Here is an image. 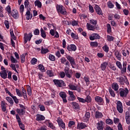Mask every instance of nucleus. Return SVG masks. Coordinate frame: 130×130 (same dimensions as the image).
I'll use <instances>...</instances> for the list:
<instances>
[{
  "mask_svg": "<svg viewBox=\"0 0 130 130\" xmlns=\"http://www.w3.org/2000/svg\"><path fill=\"white\" fill-rule=\"evenodd\" d=\"M57 122L60 127H61L62 128H66V124H64V122H63V121H62V119L60 118V117L57 118Z\"/></svg>",
  "mask_w": 130,
  "mask_h": 130,
  "instance_id": "nucleus-10",
  "label": "nucleus"
},
{
  "mask_svg": "<svg viewBox=\"0 0 130 130\" xmlns=\"http://www.w3.org/2000/svg\"><path fill=\"white\" fill-rule=\"evenodd\" d=\"M117 80L120 84V85H124V83L127 85H129L128 80H127V78L125 76H124V78L122 77L117 78Z\"/></svg>",
  "mask_w": 130,
  "mask_h": 130,
  "instance_id": "nucleus-1",
  "label": "nucleus"
},
{
  "mask_svg": "<svg viewBox=\"0 0 130 130\" xmlns=\"http://www.w3.org/2000/svg\"><path fill=\"white\" fill-rule=\"evenodd\" d=\"M24 10H25V8L24 7V5H21L19 7V11H20L21 15H23V13L24 12Z\"/></svg>",
  "mask_w": 130,
  "mask_h": 130,
  "instance_id": "nucleus-53",
  "label": "nucleus"
},
{
  "mask_svg": "<svg viewBox=\"0 0 130 130\" xmlns=\"http://www.w3.org/2000/svg\"><path fill=\"white\" fill-rule=\"evenodd\" d=\"M45 120V117L41 114H37L36 115V120L37 121H42Z\"/></svg>",
  "mask_w": 130,
  "mask_h": 130,
  "instance_id": "nucleus-16",
  "label": "nucleus"
},
{
  "mask_svg": "<svg viewBox=\"0 0 130 130\" xmlns=\"http://www.w3.org/2000/svg\"><path fill=\"white\" fill-rule=\"evenodd\" d=\"M120 70H121V74H124L126 73V63H123V68Z\"/></svg>",
  "mask_w": 130,
  "mask_h": 130,
  "instance_id": "nucleus-32",
  "label": "nucleus"
},
{
  "mask_svg": "<svg viewBox=\"0 0 130 130\" xmlns=\"http://www.w3.org/2000/svg\"><path fill=\"white\" fill-rule=\"evenodd\" d=\"M49 52V50L47 48H43L41 49V54H46V53H48Z\"/></svg>",
  "mask_w": 130,
  "mask_h": 130,
  "instance_id": "nucleus-35",
  "label": "nucleus"
},
{
  "mask_svg": "<svg viewBox=\"0 0 130 130\" xmlns=\"http://www.w3.org/2000/svg\"><path fill=\"white\" fill-rule=\"evenodd\" d=\"M32 36L33 35H32V33H29L28 34L27 33L24 34V43L26 44L27 43V42H28V41H30Z\"/></svg>",
  "mask_w": 130,
  "mask_h": 130,
  "instance_id": "nucleus-8",
  "label": "nucleus"
},
{
  "mask_svg": "<svg viewBox=\"0 0 130 130\" xmlns=\"http://www.w3.org/2000/svg\"><path fill=\"white\" fill-rule=\"evenodd\" d=\"M107 39L109 41V42H111V41H113L114 40V37L108 35L107 36Z\"/></svg>",
  "mask_w": 130,
  "mask_h": 130,
  "instance_id": "nucleus-45",
  "label": "nucleus"
},
{
  "mask_svg": "<svg viewBox=\"0 0 130 130\" xmlns=\"http://www.w3.org/2000/svg\"><path fill=\"white\" fill-rule=\"evenodd\" d=\"M39 108H40V110L41 111H45V107L42 105H39L38 106Z\"/></svg>",
  "mask_w": 130,
  "mask_h": 130,
  "instance_id": "nucleus-62",
  "label": "nucleus"
},
{
  "mask_svg": "<svg viewBox=\"0 0 130 130\" xmlns=\"http://www.w3.org/2000/svg\"><path fill=\"white\" fill-rule=\"evenodd\" d=\"M94 10L97 13L98 15H103L102 11L101 10V8L99 7V6L95 5L94 6Z\"/></svg>",
  "mask_w": 130,
  "mask_h": 130,
  "instance_id": "nucleus-15",
  "label": "nucleus"
},
{
  "mask_svg": "<svg viewBox=\"0 0 130 130\" xmlns=\"http://www.w3.org/2000/svg\"><path fill=\"white\" fill-rule=\"evenodd\" d=\"M106 123L110 125L113 124V121L111 120V119H107L106 120Z\"/></svg>",
  "mask_w": 130,
  "mask_h": 130,
  "instance_id": "nucleus-54",
  "label": "nucleus"
},
{
  "mask_svg": "<svg viewBox=\"0 0 130 130\" xmlns=\"http://www.w3.org/2000/svg\"><path fill=\"white\" fill-rule=\"evenodd\" d=\"M90 45H91V46H93V47H97V46H98V42H91Z\"/></svg>",
  "mask_w": 130,
  "mask_h": 130,
  "instance_id": "nucleus-57",
  "label": "nucleus"
},
{
  "mask_svg": "<svg viewBox=\"0 0 130 130\" xmlns=\"http://www.w3.org/2000/svg\"><path fill=\"white\" fill-rule=\"evenodd\" d=\"M103 49L105 52H106V53H108V51H109V47L106 44H105L103 47Z\"/></svg>",
  "mask_w": 130,
  "mask_h": 130,
  "instance_id": "nucleus-44",
  "label": "nucleus"
},
{
  "mask_svg": "<svg viewBox=\"0 0 130 130\" xmlns=\"http://www.w3.org/2000/svg\"><path fill=\"white\" fill-rule=\"evenodd\" d=\"M89 23H90V24H92V25L96 26V24H97V20L94 19H90L89 20Z\"/></svg>",
  "mask_w": 130,
  "mask_h": 130,
  "instance_id": "nucleus-59",
  "label": "nucleus"
},
{
  "mask_svg": "<svg viewBox=\"0 0 130 130\" xmlns=\"http://www.w3.org/2000/svg\"><path fill=\"white\" fill-rule=\"evenodd\" d=\"M76 124V122L73 121H70L68 124V127H70V128H72V127H74L75 126V125Z\"/></svg>",
  "mask_w": 130,
  "mask_h": 130,
  "instance_id": "nucleus-34",
  "label": "nucleus"
},
{
  "mask_svg": "<svg viewBox=\"0 0 130 130\" xmlns=\"http://www.w3.org/2000/svg\"><path fill=\"white\" fill-rule=\"evenodd\" d=\"M38 69L40 71L42 72V73L45 72V68H44V66L42 64H39L38 66Z\"/></svg>",
  "mask_w": 130,
  "mask_h": 130,
  "instance_id": "nucleus-38",
  "label": "nucleus"
},
{
  "mask_svg": "<svg viewBox=\"0 0 130 130\" xmlns=\"http://www.w3.org/2000/svg\"><path fill=\"white\" fill-rule=\"evenodd\" d=\"M49 59H50V60H51V61H54V60H55V56L52 54H49Z\"/></svg>",
  "mask_w": 130,
  "mask_h": 130,
  "instance_id": "nucleus-49",
  "label": "nucleus"
},
{
  "mask_svg": "<svg viewBox=\"0 0 130 130\" xmlns=\"http://www.w3.org/2000/svg\"><path fill=\"white\" fill-rule=\"evenodd\" d=\"M30 12H31V9H29L26 10V12L25 14L26 18L27 20H30V19H32V17H33V14L31 13Z\"/></svg>",
  "mask_w": 130,
  "mask_h": 130,
  "instance_id": "nucleus-12",
  "label": "nucleus"
},
{
  "mask_svg": "<svg viewBox=\"0 0 130 130\" xmlns=\"http://www.w3.org/2000/svg\"><path fill=\"white\" fill-rule=\"evenodd\" d=\"M125 120L127 124H130V115L128 111H126L125 113Z\"/></svg>",
  "mask_w": 130,
  "mask_h": 130,
  "instance_id": "nucleus-20",
  "label": "nucleus"
},
{
  "mask_svg": "<svg viewBox=\"0 0 130 130\" xmlns=\"http://www.w3.org/2000/svg\"><path fill=\"white\" fill-rule=\"evenodd\" d=\"M0 75L1 77L3 79H7L8 78V74H7V71H3L0 72Z\"/></svg>",
  "mask_w": 130,
  "mask_h": 130,
  "instance_id": "nucleus-23",
  "label": "nucleus"
},
{
  "mask_svg": "<svg viewBox=\"0 0 130 130\" xmlns=\"http://www.w3.org/2000/svg\"><path fill=\"white\" fill-rule=\"evenodd\" d=\"M109 93L112 97H115V93L114 92V91H113V90H112L111 88L109 89Z\"/></svg>",
  "mask_w": 130,
  "mask_h": 130,
  "instance_id": "nucleus-58",
  "label": "nucleus"
},
{
  "mask_svg": "<svg viewBox=\"0 0 130 130\" xmlns=\"http://www.w3.org/2000/svg\"><path fill=\"white\" fill-rule=\"evenodd\" d=\"M66 57L70 63V64H71L72 67L73 69H75V66H76V61H75V58H74V57L70 55H66Z\"/></svg>",
  "mask_w": 130,
  "mask_h": 130,
  "instance_id": "nucleus-3",
  "label": "nucleus"
},
{
  "mask_svg": "<svg viewBox=\"0 0 130 130\" xmlns=\"http://www.w3.org/2000/svg\"><path fill=\"white\" fill-rule=\"evenodd\" d=\"M129 91L128 90V89L127 88H120L119 89V94L120 96L121 97H122V98H125L126 96H127V94H128V92Z\"/></svg>",
  "mask_w": 130,
  "mask_h": 130,
  "instance_id": "nucleus-2",
  "label": "nucleus"
},
{
  "mask_svg": "<svg viewBox=\"0 0 130 130\" xmlns=\"http://www.w3.org/2000/svg\"><path fill=\"white\" fill-rule=\"evenodd\" d=\"M26 56L25 54H23L20 56V59L21 60L22 63H23V62H25V57Z\"/></svg>",
  "mask_w": 130,
  "mask_h": 130,
  "instance_id": "nucleus-52",
  "label": "nucleus"
},
{
  "mask_svg": "<svg viewBox=\"0 0 130 130\" xmlns=\"http://www.w3.org/2000/svg\"><path fill=\"white\" fill-rule=\"evenodd\" d=\"M47 75L49 76V77H53L54 76V73L52 72V70H47Z\"/></svg>",
  "mask_w": 130,
  "mask_h": 130,
  "instance_id": "nucleus-40",
  "label": "nucleus"
},
{
  "mask_svg": "<svg viewBox=\"0 0 130 130\" xmlns=\"http://www.w3.org/2000/svg\"><path fill=\"white\" fill-rule=\"evenodd\" d=\"M94 116L96 118H101L103 116V114L99 111H96L95 113Z\"/></svg>",
  "mask_w": 130,
  "mask_h": 130,
  "instance_id": "nucleus-31",
  "label": "nucleus"
},
{
  "mask_svg": "<svg viewBox=\"0 0 130 130\" xmlns=\"http://www.w3.org/2000/svg\"><path fill=\"white\" fill-rule=\"evenodd\" d=\"M67 50L69 51H75V50H77V46L74 44H71L67 46Z\"/></svg>",
  "mask_w": 130,
  "mask_h": 130,
  "instance_id": "nucleus-14",
  "label": "nucleus"
},
{
  "mask_svg": "<svg viewBox=\"0 0 130 130\" xmlns=\"http://www.w3.org/2000/svg\"><path fill=\"white\" fill-rule=\"evenodd\" d=\"M85 103H90L92 101V98L91 96L88 95L85 99Z\"/></svg>",
  "mask_w": 130,
  "mask_h": 130,
  "instance_id": "nucleus-42",
  "label": "nucleus"
},
{
  "mask_svg": "<svg viewBox=\"0 0 130 130\" xmlns=\"http://www.w3.org/2000/svg\"><path fill=\"white\" fill-rule=\"evenodd\" d=\"M10 60L11 62H13V63H18V61L14 56H11L10 57Z\"/></svg>",
  "mask_w": 130,
  "mask_h": 130,
  "instance_id": "nucleus-46",
  "label": "nucleus"
},
{
  "mask_svg": "<svg viewBox=\"0 0 130 130\" xmlns=\"http://www.w3.org/2000/svg\"><path fill=\"white\" fill-rule=\"evenodd\" d=\"M22 95L23 96L25 100H28V97L27 96V92H26V90L22 87Z\"/></svg>",
  "mask_w": 130,
  "mask_h": 130,
  "instance_id": "nucleus-26",
  "label": "nucleus"
},
{
  "mask_svg": "<svg viewBox=\"0 0 130 130\" xmlns=\"http://www.w3.org/2000/svg\"><path fill=\"white\" fill-rule=\"evenodd\" d=\"M1 108L3 112H6L7 111V106L6 105V103H5V101H1Z\"/></svg>",
  "mask_w": 130,
  "mask_h": 130,
  "instance_id": "nucleus-22",
  "label": "nucleus"
},
{
  "mask_svg": "<svg viewBox=\"0 0 130 130\" xmlns=\"http://www.w3.org/2000/svg\"><path fill=\"white\" fill-rule=\"evenodd\" d=\"M72 106L73 108H75L76 109H78V108H79V104L76 102H73Z\"/></svg>",
  "mask_w": 130,
  "mask_h": 130,
  "instance_id": "nucleus-56",
  "label": "nucleus"
},
{
  "mask_svg": "<svg viewBox=\"0 0 130 130\" xmlns=\"http://www.w3.org/2000/svg\"><path fill=\"white\" fill-rule=\"evenodd\" d=\"M77 99L79 101V102H81V103H86V101L85 100V99L82 98L78 96Z\"/></svg>",
  "mask_w": 130,
  "mask_h": 130,
  "instance_id": "nucleus-61",
  "label": "nucleus"
},
{
  "mask_svg": "<svg viewBox=\"0 0 130 130\" xmlns=\"http://www.w3.org/2000/svg\"><path fill=\"white\" fill-rule=\"evenodd\" d=\"M27 92L29 96H31L32 95V90H31V87L30 86H28L27 87Z\"/></svg>",
  "mask_w": 130,
  "mask_h": 130,
  "instance_id": "nucleus-51",
  "label": "nucleus"
},
{
  "mask_svg": "<svg viewBox=\"0 0 130 130\" xmlns=\"http://www.w3.org/2000/svg\"><path fill=\"white\" fill-rule=\"evenodd\" d=\"M41 35L43 38H46V34L42 28H41Z\"/></svg>",
  "mask_w": 130,
  "mask_h": 130,
  "instance_id": "nucleus-39",
  "label": "nucleus"
},
{
  "mask_svg": "<svg viewBox=\"0 0 130 130\" xmlns=\"http://www.w3.org/2000/svg\"><path fill=\"white\" fill-rule=\"evenodd\" d=\"M89 118H90V113L86 112L85 114V116L83 118V121L84 122H87L88 120H89Z\"/></svg>",
  "mask_w": 130,
  "mask_h": 130,
  "instance_id": "nucleus-27",
  "label": "nucleus"
},
{
  "mask_svg": "<svg viewBox=\"0 0 130 130\" xmlns=\"http://www.w3.org/2000/svg\"><path fill=\"white\" fill-rule=\"evenodd\" d=\"M95 101L97 102L99 105H103L104 101L103 99L101 96H97L95 97Z\"/></svg>",
  "mask_w": 130,
  "mask_h": 130,
  "instance_id": "nucleus-13",
  "label": "nucleus"
},
{
  "mask_svg": "<svg viewBox=\"0 0 130 130\" xmlns=\"http://www.w3.org/2000/svg\"><path fill=\"white\" fill-rule=\"evenodd\" d=\"M114 55L116 56V58H117L118 60H120L121 59V55L119 53V52L117 50H115L114 52Z\"/></svg>",
  "mask_w": 130,
  "mask_h": 130,
  "instance_id": "nucleus-29",
  "label": "nucleus"
},
{
  "mask_svg": "<svg viewBox=\"0 0 130 130\" xmlns=\"http://www.w3.org/2000/svg\"><path fill=\"white\" fill-rule=\"evenodd\" d=\"M56 10L58 13H60L62 15H66L67 14V11L66 10V8L63 7L62 5H57Z\"/></svg>",
  "mask_w": 130,
  "mask_h": 130,
  "instance_id": "nucleus-5",
  "label": "nucleus"
},
{
  "mask_svg": "<svg viewBox=\"0 0 130 130\" xmlns=\"http://www.w3.org/2000/svg\"><path fill=\"white\" fill-rule=\"evenodd\" d=\"M16 92L17 95H18L19 97H23V95L22 94V92H21L20 90L16 88Z\"/></svg>",
  "mask_w": 130,
  "mask_h": 130,
  "instance_id": "nucleus-48",
  "label": "nucleus"
},
{
  "mask_svg": "<svg viewBox=\"0 0 130 130\" xmlns=\"http://www.w3.org/2000/svg\"><path fill=\"white\" fill-rule=\"evenodd\" d=\"M96 128L98 130H103V121H100L96 123Z\"/></svg>",
  "mask_w": 130,
  "mask_h": 130,
  "instance_id": "nucleus-19",
  "label": "nucleus"
},
{
  "mask_svg": "<svg viewBox=\"0 0 130 130\" xmlns=\"http://www.w3.org/2000/svg\"><path fill=\"white\" fill-rule=\"evenodd\" d=\"M86 28H87V29H88V30L93 31L94 30V29H95V26L89 23H87Z\"/></svg>",
  "mask_w": 130,
  "mask_h": 130,
  "instance_id": "nucleus-30",
  "label": "nucleus"
},
{
  "mask_svg": "<svg viewBox=\"0 0 130 130\" xmlns=\"http://www.w3.org/2000/svg\"><path fill=\"white\" fill-rule=\"evenodd\" d=\"M86 126H87V125H86V124H85V123H79L78 124L77 128H78V129H83L85 128V127H86Z\"/></svg>",
  "mask_w": 130,
  "mask_h": 130,
  "instance_id": "nucleus-28",
  "label": "nucleus"
},
{
  "mask_svg": "<svg viewBox=\"0 0 130 130\" xmlns=\"http://www.w3.org/2000/svg\"><path fill=\"white\" fill-rule=\"evenodd\" d=\"M108 66V62H104L101 65V69L102 71H105L106 70V68Z\"/></svg>",
  "mask_w": 130,
  "mask_h": 130,
  "instance_id": "nucleus-25",
  "label": "nucleus"
},
{
  "mask_svg": "<svg viewBox=\"0 0 130 130\" xmlns=\"http://www.w3.org/2000/svg\"><path fill=\"white\" fill-rule=\"evenodd\" d=\"M100 38H101L100 36H99L98 34H96V33L90 35L89 37V39L90 40H91V41L100 39Z\"/></svg>",
  "mask_w": 130,
  "mask_h": 130,
  "instance_id": "nucleus-11",
  "label": "nucleus"
},
{
  "mask_svg": "<svg viewBox=\"0 0 130 130\" xmlns=\"http://www.w3.org/2000/svg\"><path fill=\"white\" fill-rule=\"evenodd\" d=\"M116 64L117 67H118V69H120V70L122 69V65L121 64V62H119V61H117L116 62Z\"/></svg>",
  "mask_w": 130,
  "mask_h": 130,
  "instance_id": "nucleus-55",
  "label": "nucleus"
},
{
  "mask_svg": "<svg viewBox=\"0 0 130 130\" xmlns=\"http://www.w3.org/2000/svg\"><path fill=\"white\" fill-rule=\"evenodd\" d=\"M123 56H126V55H128L129 54V51L128 50H123L122 52Z\"/></svg>",
  "mask_w": 130,
  "mask_h": 130,
  "instance_id": "nucleus-47",
  "label": "nucleus"
},
{
  "mask_svg": "<svg viewBox=\"0 0 130 130\" xmlns=\"http://www.w3.org/2000/svg\"><path fill=\"white\" fill-rule=\"evenodd\" d=\"M69 89L72 90L73 91H77L80 93L81 92V87L79 86V85L69 84L68 85Z\"/></svg>",
  "mask_w": 130,
  "mask_h": 130,
  "instance_id": "nucleus-4",
  "label": "nucleus"
},
{
  "mask_svg": "<svg viewBox=\"0 0 130 130\" xmlns=\"http://www.w3.org/2000/svg\"><path fill=\"white\" fill-rule=\"evenodd\" d=\"M107 32L108 33H111V26H110V24L108 23L107 24Z\"/></svg>",
  "mask_w": 130,
  "mask_h": 130,
  "instance_id": "nucleus-63",
  "label": "nucleus"
},
{
  "mask_svg": "<svg viewBox=\"0 0 130 130\" xmlns=\"http://www.w3.org/2000/svg\"><path fill=\"white\" fill-rule=\"evenodd\" d=\"M53 82L57 87H61L65 86L64 82L62 80L54 79Z\"/></svg>",
  "mask_w": 130,
  "mask_h": 130,
  "instance_id": "nucleus-6",
  "label": "nucleus"
},
{
  "mask_svg": "<svg viewBox=\"0 0 130 130\" xmlns=\"http://www.w3.org/2000/svg\"><path fill=\"white\" fill-rule=\"evenodd\" d=\"M114 123L115 124H119L120 123V120L119 118L114 117L113 119Z\"/></svg>",
  "mask_w": 130,
  "mask_h": 130,
  "instance_id": "nucleus-43",
  "label": "nucleus"
},
{
  "mask_svg": "<svg viewBox=\"0 0 130 130\" xmlns=\"http://www.w3.org/2000/svg\"><path fill=\"white\" fill-rule=\"evenodd\" d=\"M72 26H78L79 25V21L78 20H73L72 22Z\"/></svg>",
  "mask_w": 130,
  "mask_h": 130,
  "instance_id": "nucleus-60",
  "label": "nucleus"
},
{
  "mask_svg": "<svg viewBox=\"0 0 130 130\" xmlns=\"http://www.w3.org/2000/svg\"><path fill=\"white\" fill-rule=\"evenodd\" d=\"M11 15L14 19H18L19 18V13L18 11L13 10L12 11Z\"/></svg>",
  "mask_w": 130,
  "mask_h": 130,
  "instance_id": "nucleus-17",
  "label": "nucleus"
},
{
  "mask_svg": "<svg viewBox=\"0 0 130 130\" xmlns=\"http://www.w3.org/2000/svg\"><path fill=\"white\" fill-rule=\"evenodd\" d=\"M6 99L7 101H8V102H9V103H10V104H11V105H13V104H14V101H13V99H12L11 97L7 96L6 98Z\"/></svg>",
  "mask_w": 130,
  "mask_h": 130,
  "instance_id": "nucleus-37",
  "label": "nucleus"
},
{
  "mask_svg": "<svg viewBox=\"0 0 130 130\" xmlns=\"http://www.w3.org/2000/svg\"><path fill=\"white\" fill-rule=\"evenodd\" d=\"M59 95L62 99L63 103H67L68 100H67V93L63 91H61L59 93Z\"/></svg>",
  "mask_w": 130,
  "mask_h": 130,
  "instance_id": "nucleus-9",
  "label": "nucleus"
},
{
  "mask_svg": "<svg viewBox=\"0 0 130 130\" xmlns=\"http://www.w3.org/2000/svg\"><path fill=\"white\" fill-rule=\"evenodd\" d=\"M112 88L115 91H117L118 89H119V85H118V84L115 82L112 84Z\"/></svg>",
  "mask_w": 130,
  "mask_h": 130,
  "instance_id": "nucleus-24",
  "label": "nucleus"
},
{
  "mask_svg": "<svg viewBox=\"0 0 130 130\" xmlns=\"http://www.w3.org/2000/svg\"><path fill=\"white\" fill-rule=\"evenodd\" d=\"M48 126L50 127L52 129H55V126L53 125V124L51 122H48Z\"/></svg>",
  "mask_w": 130,
  "mask_h": 130,
  "instance_id": "nucleus-41",
  "label": "nucleus"
},
{
  "mask_svg": "<svg viewBox=\"0 0 130 130\" xmlns=\"http://www.w3.org/2000/svg\"><path fill=\"white\" fill-rule=\"evenodd\" d=\"M117 105V110L119 112V113H122L123 112V107L122 106V103L121 102L118 101L116 103Z\"/></svg>",
  "mask_w": 130,
  "mask_h": 130,
  "instance_id": "nucleus-7",
  "label": "nucleus"
},
{
  "mask_svg": "<svg viewBox=\"0 0 130 130\" xmlns=\"http://www.w3.org/2000/svg\"><path fill=\"white\" fill-rule=\"evenodd\" d=\"M107 5L109 9H113L114 8V4L111 1L108 2Z\"/></svg>",
  "mask_w": 130,
  "mask_h": 130,
  "instance_id": "nucleus-36",
  "label": "nucleus"
},
{
  "mask_svg": "<svg viewBox=\"0 0 130 130\" xmlns=\"http://www.w3.org/2000/svg\"><path fill=\"white\" fill-rule=\"evenodd\" d=\"M35 6L38 8V9H41L42 8V3L39 0H36L35 2Z\"/></svg>",
  "mask_w": 130,
  "mask_h": 130,
  "instance_id": "nucleus-21",
  "label": "nucleus"
},
{
  "mask_svg": "<svg viewBox=\"0 0 130 130\" xmlns=\"http://www.w3.org/2000/svg\"><path fill=\"white\" fill-rule=\"evenodd\" d=\"M16 112H17L19 115H23L24 113H25L23 109H17L16 110Z\"/></svg>",
  "mask_w": 130,
  "mask_h": 130,
  "instance_id": "nucleus-33",
  "label": "nucleus"
},
{
  "mask_svg": "<svg viewBox=\"0 0 130 130\" xmlns=\"http://www.w3.org/2000/svg\"><path fill=\"white\" fill-rule=\"evenodd\" d=\"M71 36L74 39H76L77 40L79 38V37L78 36V35H77L76 34H75L74 32H71Z\"/></svg>",
  "mask_w": 130,
  "mask_h": 130,
  "instance_id": "nucleus-50",
  "label": "nucleus"
},
{
  "mask_svg": "<svg viewBox=\"0 0 130 130\" xmlns=\"http://www.w3.org/2000/svg\"><path fill=\"white\" fill-rule=\"evenodd\" d=\"M30 62L31 63V64H36V63H37V59L35 58H33L31 61Z\"/></svg>",
  "mask_w": 130,
  "mask_h": 130,
  "instance_id": "nucleus-64",
  "label": "nucleus"
},
{
  "mask_svg": "<svg viewBox=\"0 0 130 130\" xmlns=\"http://www.w3.org/2000/svg\"><path fill=\"white\" fill-rule=\"evenodd\" d=\"M68 93H69V95H70L71 101H74V100H76V96H75V95L74 94L73 91L69 90Z\"/></svg>",
  "mask_w": 130,
  "mask_h": 130,
  "instance_id": "nucleus-18",
  "label": "nucleus"
}]
</instances>
